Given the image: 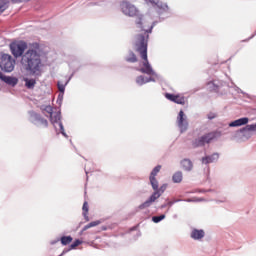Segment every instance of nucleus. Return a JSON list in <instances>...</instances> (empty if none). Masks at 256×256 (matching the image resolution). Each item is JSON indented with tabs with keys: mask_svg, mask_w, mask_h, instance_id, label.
<instances>
[{
	"mask_svg": "<svg viewBox=\"0 0 256 256\" xmlns=\"http://www.w3.org/2000/svg\"><path fill=\"white\" fill-rule=\"evenodd\" d=\"M121 11L126 17H135V24L141 33L136 35L134 40V50L139 53L141 59L143 60V68L140 69L141 73H146V75H153V68L149 64V58L147 57V47L149 43V33H151L153 26H148L143 20V15L139 8L133 5L131 2L123 1L120 4Z\"/></svg>",
	"mask_w": 256,
	"mask_h": 256,
	"instance_id": "obj_1",
	"label": "nucleus"
},
{
	"mask_svg": "<svg viewBox=\"0 0 256 256\" xmlns=\"http://www.w3.org/2000/svg\"><path fill=\"white\" fill-rule=\"evenodd\" d=\"M21 65L30 71L32 75H41V67L43 63L41 62V55L37 53V50L28 49L21 58Z\"/></svg>",
	"mask_w": 256,
	"mask_h": 256,
	"instance_id": "obj_2",
	"label": "nucleus"
},
{
	"mask_svg": "<svg viewBox=\"0 0 256 256\" xmlns=\"http://www.w3.org/2000/svg\"><path fill=\"white\" fill-rule=\"evenodd\" d=\"M0 69L6 73H11L15 69V59L9 54L0 56Z\"/></svg>",
	"mask_w": 256,
	"mask_h": 256,
	"instance_id": "obj_3",
	"label": "nucleus"
},
{
	"mask_svg": "<svg viewBox=\"0 0 256 256\" xmlns=\"http://www.w3.org/2000/svg\"><path fill=\"white\" fill-rule=\"evenodd\" d=\"M27 49V42H17L10 44V50L12 55L18 59V57H23V53H25V50Z\"/></svg>",
	"mask_w": 256,
	"mask_h": 256,
	"instance_id": "obj_4",
	"label": "nucleus"
},
{
	"mask_svg": "<svg viewBox=\"0 0 256 256\" xmlns=\"http://www.w3.org/2000/svg\"><path fill=\"white\" fill-rule=\"evenodd\" d=\"M215 137H217V133H215V132H210L208 134H205V135L201 136L200 138L196 139L193 142V146L194 147H204L205 144L212 142L213 139H215Z\"/></svg>",
	"mask_w": 256,
	"mask_h": 256,
	"instance_id": "obj_5",
	"label": "nucleus"
},
{
	"mask_svg": "<svg viewBox=\"0 0 256 256\" xmlns=\"http://www.w3.org/2000/svg\"><path fill=\"white\" fill-rule=\"evenodd\" d=\"M177 125L181 133L187 131V128L189 127V122H187V116H185V112H183V110H180L178 114Z\"/></svg>",
	"mask_w": 256,
	"mask_h": 256,
	"instance_id": "obj_6",
	"label": "nucleus"
},
{
	"mask_svg": "<svg viewBox=\"0 0 256 256\" xmlns=\"http://www.w3.org/2000/svg\"><path fill=\"white\" fill-rule=\"evenodd\" d=\"M159 197H161V193L159 192L158 186L157 189H154V193L150 198L139 206V209H147V207H151V203H155Z\"/></svg>",
	"mask_w": 256,
	"mask_h": 256,
	"instance_id": "obj_7",
	"label": "nucleus"
},
{
	"mask_svg": "<svg viewBox=\"0 0 256 256\" xmlns=\"http://www.w3.org/2000/svg\"><path fill=\"white\" fill-rule=\"evenodd\" d=\"M165 97L166 99H168V101H172L173 103H177L178 105H185V96L181 94L175 95L166 93Z\"/></svg>",
	"mask_w": 256,
	"mask_h": 256,
	"instance_id": "obj_8",
	"label": "nucleus"
},
{
	"mask_svg": "<svg viewBox=\"0 0 256 256\" xmlns=\"http://www.w3.org/2000/svg\"><path fill=\"white\" fill-rule=\"evenodd\" d=\"M159 171H161V165L156 166L150 174L149 179H150V183H151V186L153 189H157V187L159 185L157 178H155V177H157V173H159Z\"/></svg>",
	"mask_w": 256,
	"mask_h": 256,
	"instance_id": "obj_9",
	"label": "nucleus"
},
{
	"mask_svg": "<svg viewBox=\"0 0 256 256\" xmlns=\"http://www.w3.org/2000/svg\"><path fill=\"white\" fill-rule=\"evenodd\" d=\"M159 171H161V165L156 166L150 174L149 179H150V183H151V186L153 189H157V187L159 185L157 178H155V177H157V173H159Z\"/></svg>",
	"mask_w": 256,
	"mask_h": 256,
	"instance_id": "obj_10",
	"label": "nucleus"
},
{
	"mask_svg": "<svg viewBox=\"0 0 256 256\" xmlns=\"http://www.w3.org/2000/svg\"><path fill=\"white\" fill-rule=\"evenodd\" d=\"M34 121L36 127H44L45 129L49 127V122L47 121V119L41 117V115L39 114H34Z\"/></svg>",
	"mask_w": 256,
	"mask_h": 256,
	"instance_id": "obj_11",
	"label": "nucleus"
},
{
	"mask_svg": "<svg viewBox=\"0 0 256 256\" xmlns=\"http://www.w3.org/2000/svg\"><path fill=\"white\" fill-rule=\"evenodd\" d=\"M50 121L53 125H55V123H59V127L61 130V133H63V123H61V113L56 112V113H52L50 115Z\"/></svg>",
	"mask_w": 256,
	"mask_h": 256,
	"instance_id": "obj_12",
	"label": "nucleus"
},
{
	"mask_svg": "<svg viewBox=\"0 0 256 256\" xmlns=\"http://www.w3.org/2000/svg\"><path fill=\"white\" fill-rule=\"evenodd\" d=\"M0 79L1 81H4V83H7V85H17V78H13L11 76H5L3 72H0Z\"/></svg>",
	"mask_w": 256,
	"mask_h": 256,
	"instance_id": "obj_13",
	"label": "nucleus"
},
{
	"mask_svg": "<svg viewBox=\"0 0 256 256\" xmlns=\"http://www.w3.org/2000/svg\"><path fill=\"white\" fill-rule=\"evenodd\" d=\"M249 123V118L244 117V118H239L229 124V127H241L243 125H247Z\"/></svg>",
	"mask_w": 256,
	"mask_h": 256,
	"instance_id": "obj_14",
	"label": "nucleus"
},
{
	"mask_svg": "<svg viewBox=\"0 0 256 256\" xmlns=\"http://www.w3.org/2000/svg\"><path fill=\"white\" fill-rule=\"evenodd\" d=\"M219 160V154L218 153H214L210 156H206L202 158V163H204L205 165H209V163H215V161Z\"/></svg>",
	"mask_w": 256,
	"mask_h": 256,
	"instance_id": "obj_15",
	"label": "nucleus"
},
{
	"mask_svg": "<svg viewBox=\"0 0 256 256\" xmlns=\"http://www.w3.org/2000/svg\"><path fill=\"white\" fill-rule=\"evenodd\" d=\"M181 165L184 171H193V162L190 159H183Z\"/></svg>",
	"mask_w": 256,
	"mask_h": 256,
	"instance_id": "obj_16",
	"label": "nucleus"
},
{
	"mask_svg": "<svg viewBox=\"0 0 256 256\" xmlns=\"http://www.w3.org/2000/svg\"><path fill=\"white\" fill-rule=\"evenodd\" d=\"M204 237H205V231L203 230L194 229L191 233V238L195 240L203 239Z\"/></svg>",
	"mask_w": 256,
	"mask_h": 256,
	"instance_id": "obj_17",
	"label": "nucleus"
},
{
	"mask_svg": "<svg viewBox=\"0 0 256 256\" xmlns=\"http://www.w3.org/2000/svg\"><path fill=\"white\" fill-rule=\"evenodd\" d=\"M24 82L27 89H35V85H37V80L35 79L24 78Z\"/></svg>",
	"mask_w": 256,
	"mask_h": 256,
	"instance_id": "obj_18",
	"label": "nucleus"
},
{
	"mask_svg": "<svg viewBox=\"0 0 256 256\" xmlns=\"http://www.w3.org/2000/svg\"><path fill=\"white\" fill-rule=\"evenodd\" d=\"M172 181L173 183H181V181H183V172L177 171L174 173L172 176Z\"/></svg>",
	"mask_w": 256,
	"mask_h": 256,
	"instance_id": "obj_19",
	"label": "nucleus"
},
{
	"mask_svg": "<svg viewBox=\"0 0 256 256\" xmlns=\"http://www.w3.org/2000/svg\"><path fill=\"white\" fill-rule=\"evenodd\" d=\"M82 211H83L84 219L86 221H89V215H88V213H89V203H87V202L83 203Z\"/></svg>",
	"mask_w": 256,
	"mask_h": 256,
	"instance_id": "obj_20",
	"label": "nucleus"
},
{
	"mask_svg": "<svg viewBox=\"0 0 256 256\" xmlns=\"http://www.w3.org/2000/svg\"><path fill=\"white\" fill-rule=\"evenodd\" d=\"M72 241H73V237H71V236H62V237L60 238V242H61V244L64 245V246L71 244Z\"/></svg>",
	"mask_w": 256,
	"mask_h": 256,
	"instance_id": "obj_21",
	"label": "nucleus"
},
{
	"mask_svg": "<svg viewBox=\"0 0 256 256\" xmlns=\"http://www.w3.org/2000/svg\"><path fill=\"white\" fill-rule=\"evenodd\" d=\"M97 225H101V221H93L87 224L86 226L83 227L82 231H87V229H91V227H97Z\"/></svg>",
	"mask_w": 256,
	"mask_h": 256,
	"instance_id": "obj_22",
	"label": "nucleus"
},
{
	"mask_svg": "<svg viewBox=\"0 0 256 256\" xmlns=\"http://www.w3.org/2000/svg\"><path fill=\"white\" fill-rule=\"evenodd\" d=\"M126 61L128 63H137V55H135L133 52H130L129 56L126 58Z\"/></svg>",
	"mask_w": 256,
	"mask_h": 256,
	"instance_id": "obj_23",
	"label": "nucleus"
},
{
	"mask_svg": "<svg viewBox=\"0 0 256 256\" xmlns=\"http://www.w3.org/2000/svg\"><path fill=\"white\" fill-rule=\"evenodd\" d=\"M136 83H137L138 85H145V83H149V79H147V78H145V77H143V76H138V77L136 78Z\"/></svg>",
	"mask_w": 256,
	"mask_h": 256,
	"instance_id": "obj_24",
	"label": "nucleus"
},
{
	"mask_svg": "<svg viewBox=\"0 0 256 256\" xmlns=\"http://www.w3.org/2000/svg\"><path fill=\"white\" fill-rule=\"evenodd\" d=\"M241 131H256V124L246 125Z\"/></svg>",
	"mask_w": 256,
	"mask_h": 256,
	"instance_id": "obj_25",
	"label": "nucleus"
},
{
	"mask_svg": "<svg viewBox=\"0 0 256 256\" xmlns=\"http://www.w3.org/2000/svg\"><path fill=\"white\" fill-rule=\"evenodd\" d=\"M2 1V4L0 5V13H3L7 9V5L9 4V1L7 0H0Z\"/></svg>",
	"mask_w": 256,
	"mask_h": 256,
	"instance_id": "obj_26",
	"label": "nucleus"
},
{
	"mask_svg": "<svg viewBox=\"0 0 256 256\" xmlns=\"http://www.w3.org/2000/svg\"><path fill=\"white\" fill-rule=\"evenodd\" d=\"M165 219V215H160V216H153L152 221L154 223H160V221H163Z\"/></svg>",
	"mask_w": 256,
	"mask_h": 256,
	"instance_id": "obj_27",
	"label": "nucleus"
},
{
	"mask_svg": "<svg viewBox=\"0 0 256 256\" xmlns=\"http://www.w3.org/2000/svg\"><path fill=\"white\" fill-rule=\"evenodd\" d=\"M81 243H83V241L81 240H75L71 245H70V250L71 249H77V247H79V245H81Z\"/></svg>",
	"mask_w": 256,
	"mask_h": 256,
	"instance_id": "obj_28",
	"label": "nucleus"
},
{
	"mask_svg": "<svg viewBox=\"0 0 256 256\" xmlns=\"http://www.w3.org/2000/svg\"><path fill=\"white\" fill-rule=\"evenodd\" d=\"M44 111H45V113H48L49 117H51V115H53V107H51L50 105L45 106Z\"/></svg>",
	"mask_w": 256,
	"mask_h": 256,
	"instance_id": "obj_29",
	"label": "nucleus"
},
{
	"mask_svg": "<svg viewBox=\"0 0 256 256\" xmlns=\"http://www.w3.org/2000/svg\"><path fill=\"white\" fill-rule=\"evenodd\" d=\"M58 91H60V93H65V84L58 82Z\"/></svg>",
	"mask_w": 256,
	"mask_h": 256,
	"instance_id": "obj_30",
	"label": "nucleus"
},
{
	"mask_svg": "<svg viewBox=\"0 0 256 256\" xmlns=\"http://www.w3.org/2000/svg\"><path fill=\"white\" fill-rule=\"evenodd\" d=\"M146 3H151V5H159V0H145Z\"/></svg>",
	"mask_w": 256,
	"mask_h": 256,
	"instance_id": "obj_31",
	"label": "nucleus"
},
{
	"mask_svg": "<svg viewBox=\"0 0 256 256\" xmlns=\"http://www.w3.org/2000/svg\"><path fill=\"white\" fill-rule=\"evenodd\" d=\"M165 189H167V184L162 185V186L158 189V191H159V193H165Z\"/></svg>",
	"mask_w": 256,
	"mask_h": 256,
	"instance_id": "obj_32",
	"label": "nucleus"
}]
</instances>
